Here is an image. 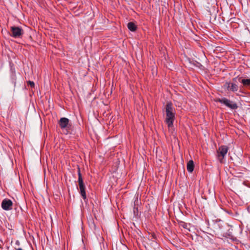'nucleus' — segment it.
Returning a JSON list of instances; mask_svg holds the SVG:
<instances>
[{"label": "nucleus", "instance_id": "nucleus-1", "mask_svg": "<svg viewBox=\"0 0 250 250\" xmlns=\"http://www.w3.org/2000/svg\"><path fill=\"white\" fill-rule=\"evenodd\" d=\"M165 123L169 128H171L175 119V110L171 102H167L166 105Z\"/></svg>", "mask_w": 250, "mask_h": 250}, {"label": "nucleus", "instance_id": "nucleus-2", "mask_svg": "<svg viewBox=\"0 0 250 250\" xmlns=\"http://www.w3.org/2000/svg\"><path fill=\"white\" fill-rule=\"evenodd\" d=\"M78 183L80 188V192L81 196L84 200L86 199V195L85 191V186L84 185L82 176L80 172V168L78 169Z\"/></svg>", "mask_w": 250, "mask_h": 250}, {"label": "nucleus", "instance_id": "nucleus-3", "mask_svg": "<svg viewBox=\"0 0 250 250\" xmlns=\"http://www.w3.org/2000/svg\"><path fill=\"white\" fill-rule=\"evenodd\" d=\"M229 148L226 146H221L217 151V158L221 163H223L224 159L228 153Z\"/></svg>", "mask_w": 250, "mask_h": 250}, {"label": "nucleus", "instance_id": "nucleus-4", "mask_svg": "<svg viewBox=\"0 0 250 250\" xmlns=\"http://www.w3.org/2000/svg\"><path fill=\"white\" fill-rule=\"evenodd\" d=\"M216 101H217L220 103L224 104L227 107H228L231 109H237L238 107V106L236 104L230 101L229 100H228V99H227L226 98H223L222 99H218Z\"/></svg>", "mask_w": 250, "mask_h": 250}, {"label": "nucleus", "instance_id": "nucleus-5", "mask_svg": "<svg viewBox=\"0 0 250 250\" xmlns=\"http://www.w3.org/2000/svg\"><path fill=\"white\" fill-rule=\"evenodd\" d=\"M11 31L12 32L11 36L14 38H19L23 34L22 29L19 27H11Z\"/></svg>", "mask_w": 250, "mask_h": 250}, {"label": "nucleus", "instance_id": "nucleus-6", "mask_svg": "<svg viewBox=\"0 0 250 250\" xmlns=\"http://www.w3.org/2000/svg\"><path fill=\"white\" fill-rule=\"evenodd\" d=\"M12 202L10 200L7 199H4L1 203L2 208L5 210H9L12 209Z\"/></svg>", "mask_w": 250, "mask_h": 250}, {"label": "nucleus", "instance_id": "nucleus-7", "mask_svg": "<svg viewBox=\"0 0 250 250\" xmlns=\"http://www.w3.org/2000/svg\"><path fill=\"white\" fill-rule=\"evenodd\" d=\"M224 87L228 90H230L232 92H235L238 90V86L237 84L234 83L227 82L224 84Z\"/></svg>", "mask_w": 250, "mask_h": 250}, {"label": "nucleus", "instance_id": "nucleus-8", "mask_svg": "<svg viewBox=\"0 0 250 250\" xmlns=\"http://www.w3.org/2000/svg\"><path fill=\"white\" fill-rule=\"evenodd\" d=\"M68 119L63 117L61 118L59 121V124L61 128H65L67 126L69 123Z\"/></svg>", "mask_w": 250, "mask_h": 250}, {"label": "nucleus", "instance_id": "nucleus-9", "mask_svg": "<svg viewBox=\"0 0 250 250\" xmlns=\"http://www.w3.org/2000/svg\"><path fill=\"white\" fill-rule=\"evenodd\" d=\"M194 165L193 161L192 160H190L189 161H188L187 166V168L188 171L189 172L191 173L194 170Z\"/></svg>", "mask_w": 250, "mask_h": 250}, {"label": "nucleus", "instance_id": "nucleus-10", "mask_svg": "<svg viewBox=\"0 0 250 250\" xmlns=\"http://www.w3.org/2000/svg\"><path fill=\"white\" fill-rule=\"evenodd\" d=\"M128 28L132 32H134L136 31L137 29L136 25L132 22H129L127 24Z\"/></svg>", "mask_w": 250, "mask_h": 250}, {"label": "nucleus", "instance_id": "nucleus-11", "mask_svg": "<svg viewBox=\"0 0 250 250\" xmlns=\"http://www.w3.org/2000/svg\"><path fill=\"white\" fill-rule=\"evenodd\" d=\"M241 82L243 84L244 86L250 85V79H242Z\"/></svg>", "mask_w": 250, "mask_h": 250}, {"label": "nucleus", "instance_id": "nucleus-12", "mask_svg": "<svg viewBox=\"0 0 250 250\" xmlns=\"http://www.w3.org/2000/svg\"><path fill=\"white\" fill-rule=\"evenodd\" d=\"M28 85H30L31 87H33L35 86V83L33 82L32 81H28L27 82Z\"/></svg>", "mask_w": 250, "mask_h": 250}, {"label": "nucleus", "instance_id": "nucleus-13", "mask_svg": "<svg viewBox=\"0 0 250 250\" xmlns=\"http://www.w3.org/2000/svg\"><path fill=\"white\" fill-rule=\"evenodd\" d=\"M181 225V226H182L185 229H187V228L188 225L186 223H184V222L182 223Z\"/></svg>", "mask_w": 250, "mask_h": 250}, {"label": "nucleus", "instance_id": "nucleus-14", "mask_svg": "<svg viewBox=\"0 0 250 250\" xmlns=\"http://www.w3.org/2000/svg\"><path fill=\"white\" fill-rule=\"evenodd\" d=\"M16 250H23L21 248H19V249H17Z\"/></svg>", "mask_w": 250, "mask_h": 250}, {"label": "nucleus", "instance_id": "nucleus-15", "mask_svg": "<svg viewBox=\"0 0 250 250\" xmlns=\"http://www.w3.org/2000/svg\"><path fill=\"white\" fill-rule=\"evenodd\" d=\"M235 80H236V79H233V81H235Z\"/></svg>", "mask_w": 250, "mask_h": 250}]
</instances>
